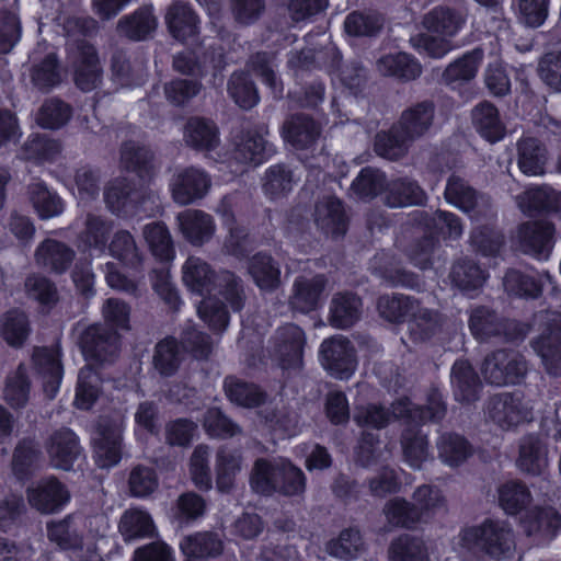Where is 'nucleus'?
Masks as SVG:
<instances>
[{"label": "nucleus", "instance_id": "nucleus-1", "mask_svg": "<svg viewBox=\"0 0 561 561\" xmlns=\"http://www.w3.org/2000/svg\"><path fill=\"white\" fill-rule=\"evenodd\" d=\"M446 411L447 408L443 397L436 390L428 393L424 405H414L408 398L399 399L392 403L393 417L405 420L400 444L404 461L411 468L421 469L430 455L427 434L422 431L420 425L442 421Z\"/></svg>", "mask_w": 561, "mask_h": 561}, {"label": "nucleus", "instance_id": "nucleus-2", "mask_svg": "<svg viewBox=\"0 0 561 561\" xmlns=\"http://www.w3.org/2000/svg\"><path fill=\"white\" fill-rule=\"evenodd\" d=\"M515 545L514 530L505 520L486 519L459 534L460 553L467 561H481L484 557L505 558L515 549Z\"/></svg>", "mask_w": 561, "mask_h": 561}, {"label": "nucleus", "instance_id": "nucleus-3", "mask_svg": "<svg viewBox=\"0 0 561 561\" xmlns=\"http://www.w3.org/2000/svg\"><path fill=\"white\" fill-rule=\"evenodd\" d=\"M184 285L199 296L218 293L229 302L233 311L243 307L244 293L241 279L229 271L216 274L211 266L201 257L190 256L182 266Z\"/></svg>", "mask_w": 561, "mask_h": 561}, {"label": "nucleus", "instance_id": "nucleus-4", "mask_svg": "<svg viewBox=\"0 0 561 561\" xmlns=\"http://www.w3.org/2000/svg\"><path fill=\"white\" fill-rule=\"evenodd\" d=\"M250 483L262 495L279 493L285 496H298L306 490V477L302 470L285 459H257L254 462Z\"/></svg>", "mask_w": 561, "mask_h": 561}, {"label": "nucleus", "instance_id": "nucleus-5", "mask_svg": "<svg viewBox=\"0 0 561 561\" xmlns=\"http://www.w3.org/2000/svg\"><path fill=\"white\" fill-rule=\"evenodd\" d=\"M480 373L485 383L494 387L520 383L528 373V363L523 354L512 348H500L484 356Z\"/></svg>", "mask_w": 561, "mask_h": 561}, {"label": "nucleus", "instance_id": "nucleus-6", "mask_svg": "<svg viewBox=\"0 0 561 561\" xmlns=\"http://www.w3.org/2000/svg\"><path fill=\"white\" fill-rule=\"evenodd\" d=\"M535 322L541 333L531 342L534 351L541 358L546 371L561 376V313L545 310L535 314Z\"/></svg>", "mask_w": 561, "mask_h": 561}, {"label": "nucleus", "instance_id": "nucleus-7", "mask_svg": "<svg viewBox=\"0 0 561 561\" xmlns=\"http://www.w3.org/2000/svg\"><path fill=\"white\" fill-rule=\"evenodd\" d=\"M78 345L89 360L98 364L113 363L121 352V335L105 323L84 327L78 335Z\"/></svg>", "mask_w": 561, "mask_h": 561}, {"label": "nucleus", "instance_id": "nucleus-8", "mask_svg": "<svg viewBox=\"0 0 561 561\" xmlns=\"http://www.w3.org/2000/svg\"><path fill=\"white\" fill-rule=\"evenodd\" d=\"M490 420L503 430H511L533 420V407L519 391L491 396L485 404Z\"/></svg>", "mask_w": 561, "mask_h": 561}, {"label": "nucleus", "instance_id": "nucleus-9", "mask_svg": "<svg viewBox=\"0 0 561 561\" xmlns=\"http://www.w3.org/2000/svg\"><path fill=\"white\" fill-rule=\"evenodd\" d=\"M123 424L119 419L101 417L92 437L94 458L100 468L116 466L122 458Z\"/></svg>", "mask_w": 561, "mask_h": 561}, {"label": "nucleus", "instance_id": "nucleus-10", "mask_svg": "<svg viewBox=\"0 0 561 561\" xmlns=\"http://www.w3.org/2000/svg\"><path fill=\"white\" fill-rule=\"evenodd\" d=\"M320 355L323 367L339 379H347L357 365L353 344L341 334L325 339L321 343Z\"/></svg>", "mask_w": 561, "mask_h": 561}, {"label": "nucleus", "instance_id": "nucleus-11", "mask_svg": "<svg viewBox=\"0 0 561 561\" xmlns=\"http://www.w3.org/2000/svg\"><path fill=\"white\" fill-rule=\"evenodd\" d=\"M271 343L270 353L283 368L301 366L306 336L298 325L287 323L278 328Z\"/></svg>", "mask_w": 561, "mask_h": 561}, {"label": "nucleus", "instance_id": "nucleus-12", "mask_svg": "<svg viewBox=\"0 0 561 561\" xmlns=\"http://www.w3.org/2000/svg\"><path fill=\"white\" fill-rule=\"evenodd\" d=\"M76 85L82 91L95 89L102 80V67L95 48L84 39L75 43L70 50Z\"/></svg>", "mask_w": 561, "mask_h": 561}, {"label": "nucleus", "instance_id": "nucleus-13", "mask_svg": "<svg viewBox=\"0 0 561 561\" xmlns=\"http://www.w3.org/2000/svg\"><path fill=\"white\" fill-rule=\"evenodd\" d=\"M446 201L468 214L471 218L485 216L491 208L489 197L477 192L462 178L451 174L445 188Z\"/></svg>", "mask_w": 561, "mask_h": 561}, {"label": "nucleus", "instance_id": "nucleus-14", "mask_svg": "<svg viewBox=\"0 0 561 561\" xmlns=\"http://www.w3.org/2000/svg\"><path fill=\"white\" fill-rule=\"evenodd\" d=\"M210 185V176L204 170L195 167L179 170L170 182L172 198L182 206L203 198Z\"/></svg>", "mask_w": 561, "mask_h": 561}, {"label": "nucleus", "instance_id": "nucleus-15", "mask_svg": "<svg viewBox=\"0 0 561 561\" xmlns=\"http://www.w3.org/2000/svg\"><path fill=\"white\" fill-rule=\"evenodd\" d=\"M518 243L524 253L548 257L554 244V226L548 220L527 221L518 228Z\"/></svg>", "mask_w": 561, "mask_h": 561}, {"label": "nucleus", "instance_id": "nucleus-16", "mask_svg": "<svg viewBox=\"0 0 561 561\" xmlns=\"http://www.w3.org/2000/svg\"><path fill=\"white\" fill-rule=\"evenodd\" d=\"M434 119L435 104L430 100H424L404 108L394 124L405 138L414 142L430 134Z\"/></svg>", "mask_w": 561, "mask_h": 561}, {"label": "nucleus", "instance_id": "nucleus-17", "mask_svg": "<svg viewBox=\"0 0 561 561\" xmlns=\"http://www.w3.org/2000/svg\"><path fill=\"white\" fill-rule=\"evenodd\" d=\"M27 500L38 512L53 514L65 506L70 500V493L58 479L49 477L27 489Z\"/></svg>", "mask_w": 561, "mask_h": 561}, {"label": "nucleus", "instance_id": "nucleus-18", "mask_svg": "<svg viewBox=\"0 0 561 561\" xmlns=\"http://www.w3.org/2000/svg\"><path fill=\"white\" fill-rule=\"evenodd\" d=\"M327 285L328 278L323 274L297 276L289 296L290 308L301 313L316 310L320 305Z\"/></svg>", "mask_w": 561, "mask_h": 561}, {"label": "nucleus", "instance_id": "nucleus-19", "mask_svg": "<svg viewBox=\"0 0 561 561\" xmlns=\"http://www.w3.org/2000/svg\"><path fill=\"white\" fill-rule=\"evenodd\" d=\"M46 450L51 466L62 470H70L81 454L78 437L68 428L53 433L46 444Z\"/></svg>", "mask_w": 561, "mask_h": 561}, {"label": "nucleus", "instance_id": "nucleus-20", "mask_svg": "<svg viewBox=\"0 0 561 561\" xmlns=\"http://www.w3.org/2000/svg\"><path fill=\"white\" fill-rule=\"evenodd\" d=\"M75 256L76 252L72 248L50 238L42 241L34 253L37 266L55 274L65 273L72 264Z\"/></svg>", "mask_w": 561, "mask_h": 561}, {"label": "nucleus", "instance_id": "nucleus-21", "mask_svg": "<svg viewBox=\"0 0 561 561\" xmlns=\"http://www.w3.org/2000/svg\"><path fill=\"white\" fill-rule=\"evenodd\" d=\"M33 364L43 379L44 391L49 398H54L62 379L59 348L57 346L35 348Z\"/></svg>", "mask_w": 561, "mask_h": 561}, {"label": "nucleus", "instance_id": "nucleus-22", "mask_svg": "<svg viewBox=\"0 0 561 561\" xmlns=\"http://www.w3.org/2000/svg\"><path fill=\"white\" fill-rule=\"evenodd\" d=\"M320 135V125L305 114L291 115L283 125L284 139L296 149L311 148Z\"/></svg>", "mask_w": 561, "mask_h": 561}, {"label": "nucleus", "instance_id": "nucleus-23", "mask_svg": "<svg viewBox=\"0 0 561 561\" xmlns=\"http://www.w3.org/2000/svg\"><path fill=\"white\" fill-rule=\"evenodd\" d=\"M181 232L185 239L202 245L208 242L215 233V222L210 215L199 209H186L178 215Z\"/></svg>", "mask_w": 561, "mask_h": 561}, {"label": "nucleus", "instance_id": "nucleus-24", "mask_svg": "<svg viewBox=\"0 0 561 561\" xmlns=\"http://www.w3.org/2000/svg\"><path fill=\"white\" fill-rule=\"evenodd\" d=\"M466 20L465 12L445 5H437L423 15L422 25L431 33L450 38L462 28Z\"/></svg>", "mask_w": 561, "mask_h": 561}, {"label": "nucleus", "instance_id": "nucleus-25", "mask_svg": "<svg viewBox=\"0 0 561 561\" xmlns=\"http://www.w3.org/2000/svg\"><path fill=\"white\" fill-rule=\"evenodd\" d=\"M268 134L266 127L244 133L236 147V159L244 163L260 164L271 157L275 149L265 138Z\"/></svg>", "mask_w": 561, "mask_h": 561}, {"label": "nucleus", "instance_id": "nucleus-26", "mask_svg": "<svg viewBox=\"0 0 561 561\" xmlns=\"http://www.w3.org/2000/svg\"><path fill=\"white\" fill-rule=\"evenodd\" d=\"M383 201L392 208L422 205L426 201V193L417 181L409 176L397 178L388 181Z\"/></svg>", "mask_w": 561, "mask_h": 561}, {"label": "nucleus", "instance_id": "nucleus-27", "mask_svg": "<svg viewBox=\"0 0 561 561\" xmlns=\"http://www.w3.org/2000/svg\"><path fill=\"white\" fill-rule=\"evenodd\" d=\"M314 221L327 234L343 236L347 230V217L342 202L327 196L316 204Z\"/></svg>", "mask_w": 561, "mask_h": 561}, {"label": "nucleus", "instance_id": "nucleus-28", "mask_svg": "<svg viewBox=\"0 0 561 561\" xmlns=\"http://www.w3.org/2000/svg\"><path fill=\"white\" fill-rule=\"evenodd\" d=\"M450 379L457 401L471 403L479 399L481 381L468 360L459 359L454 363Z\"/></svg>", "mask_w": 561, "mask_h": 561}, {"label": "nucleus", "instance_id": "nucleus-29", "mask_svg": "<svg viewBox=\"0 0 561 561\" xmlns=\"http://www.w3.org/2000/svg\"><path fill=\"white\" fill-rule=\"evenodd\" d=\"M184 142L194 150L211 151L220 142L216 124L203 117H191L184 127Z\"/></svg>", "mask_w": 561, "mask_h": 561}, {"label": "nucleus", "instance_id": "nucleus-30", "mask_svg": "<svg viewBox=\"0 0 561 561\" xmlns=\"http://www.w3.org/2000/svg\"><path fill=\"white\" fill-rule=\"evenodd\" d=\"M471 118L478 134L490 142L500 141L506 134L499 110L489 101L477 104L472 108Z\"/></svg>", "mask_w": 561, "mask_h": 561}, {"label": "nucleus", "instance_id": "nucleus-31", "mask_svg": "<svg viewBox=\"0 0 561 561\" xmlns=\"http://www.w3.org/2000/svg\"><path fill=\"white\" fill-rule=\"evenodd\" d=\"M362 316V300L353 293H337L330 302L329 322L336 329H348Z\"/></svg>", "mask_w": 561, "mask_h": 561}, {"label": "nucleus", "instance_id": "nucleus-32", "mask_svg": "<svg viewBox=\"0 0 561 561\" xmlns=\"http://www.w3.org/2000/svg\"><path fill=\"white\" fill-rule=\"evenodd\" d=\"M435 445L438 458L451 468L461 466L473 455L472 445L466 437L457 433H440Z\"/></svg>", "mask_w": 561, "mask_h": 561}, {"label": "nucleus", "instance_id": "nucleus-33", "mask_svg": "<svg viewBox=\"0 0 561 561\" xmlns=\"http://www.w3.org/2000/svg\"><path fill=\"white\" fill-rule=\"evenodd\" d=\"M548 161L546 146L535 137H524L517 142V163L526 175H542Z\"/></svg>", "mask_w": 561, "mask_h": 561}, {"label": "nucleus", "instance_id": "nucleus-34", "mask_svg": "<svg viewBox=\"0 0 561 561\" xmlns=\"http://www.w3.org/2000/svg\"><path fill=\"white\" fill-rule=\"evenodd\" d=\"M517 467L526 473L538 476L548 467L547 449L534 434L525 435L519 442Z\"/></svg>", "mask_w": 561, "mask_h": 561}, {"label": "nucleus", "instance_id": "nucleus-35", "mask_svg": "<svg viewBox=\"0 0 561 561\" xmlns=\"http://www.w3.org/2000/svg\"><path fill=\"white\" fill-rule=\"evenodd\" d=\"M376 67L380 75L402 81L415 80L422 73L421 64L407 53L385 55L377 60Z\"/></svg>", "mask_w": 561, "mask_h": 561}, {"label": "nucleus", "instance_id": "nucleus-36", "mask_svg": "<svg viewBox=\"0 0 561 561\" xmlns=\"http://www.w3.org/2000/svg\"><path fill=\"white\" fill-rule=\"evenodd\" d=\"M370 268L390 286L413 287L417 285L416 276L402 268L400 262L386 252L377 253L373 257Z\"/></svg>", "mask_w": 561, "mask_h": 561}, {"label": "nucleus", "instance_id": "nucleus-37", "mask_svg": "<svg viewBox=\"0 0 561 561\" xmlns=\"http://www.w3.org/2000/svg\"><path fill=\"white\" fill-rule=\"evenodd\" d=\"M370 268L390 286L413 287L417 285L416 276L402 268L400 262L386 252L377 253L373 257Z\"/></svg>", "mask_w": 561, "mask_h": 561}, {"label": "nucleus", "instance_id": "nucleus-38", "mask_svg": "<svg viewBox=\"0 0 561 561\" xmlns=\"http://www.w3.org/2000/svg\"><path fill=\"white\" fill-rule=\"evenodd\" d=\"M180 549L188 558H215L222 552L224 543L218 534L214 531H199L188 535L180 542Z\"/></svg>", "mask_w": 561, "mask_h": 561}, {"label": "nucleus", "instance_id": "nucleus-39", "mask_svg": "<svg viewBox=\"0 0 561 561\" xmlns=\"http://www.w3.org/2000/svg\"><path fill=\"white\" fill-rule=\"evenodd\" d=\"M158 25L157 18L149 5L142 7L118 21L117 30L133 41H144L152 35Z\"/></svg>", "mask_w": 561, "mask_h": 561}, {"label": "nucleus", "instance_id": "nucleus-40", "mask_svg": "<svg viewBox=\"0 0 561 561\" xmlns=\"http://www.w3.org/2000/svg\"><path fill=\"white\" fill-rule=\"evenodd\" d=\"M121 163L138 174L142 180L150 179L154 172V157L151 150L135 141H126L121 148Z\"/></svg>", "mask_w": 561, "mask_h": 561}, {"label": "nucleus", "instance_id": "nucleus-41", "mask_svg": "<svg viewBox=\"0 0 561 561\" xmlns=\"http://www.w3.org/2000/svg\"><path fill=\"white\" fill-rule=\"evenodd\" d=\"M114 80L123 87L141 85L146 81V64L141 59L130 60L124 51L117 50L111 59Z\"/></svg>", "mask_w": 561, "mask_h": 561}, {"label": "nucleus", "instance_id": "nucleus-42", "mask_svg": "<svg viewBox=\"0 0 561 561\" xmlns=\"http://www.w3.org/2000/svg\"><path fill=\"white\" fill-rule=\"evenodd\" d=\"M448 277L453 286L467 294L481 288L486 274L473 260L463 257L454 262Z\"/></svg>", "mask_w": 561, "mask_h": 561}, {"label": "nucleus", "instance_id": "nucleus-43", "mask_svg": "<svg viewBox=\"0 0 561 561\" xmlns=\"http://www.w3.org/2000/svg\"><path fill=\"white\" fill-rule=\"evenodd\" d=\"M165 21L172 36L180 42L193 38L198 33L197 16L186 4H172L167 12Z\"/></svg>", "mask_w": 561, "mask_h": 561}, {"label": "nucleus", "instance_id": "nucleus-44", "mask_svg": "<svg viewBox=\"0 0 561 561\" xmlns=\"http://www.w3.org/2000/svg\"><path fill=\"white\" fill-rule=\"evenodd\" d=\"M118 529L125 541L148 538L156 534V526L150 514L137 507L123 513Z\"/></svg>", "mask_w": 561, "mask_h": 561}, {"label": "nucleus", "instance_id": "nucleus-45", "mask_svg": "<svg viewBox=\"0 0 561 561\" xmlns=\"http://www.w3.org/2000/svg\"><path fill=\"white\" fill-rule=\"evenodd\" d=\"M30 394L31 381L27 369L24 364H20L15 370L5 377L2 398L10 408L20 410L27 404Z\"/></svg>", "mask_w": 561, "mask_h": 561}, {"label": "nucleus", "instance_id": "nucleus-46", "mask_svg": "<svg viewBox=\"0 0 561 561\" xmlns=\"http://www.w3.org/2000/svg\"><path fill=\"white\" fill-rule=\"evenodd\" d=\"M413 142L393 124L389 130L380 131L375 137V152L385 159L398 161L404 158Z\"/></svg>", "mask_w": 561, "mask_h": 561}, {"label": "nucleus", "instance_id": "nucleus-47", "mask_svg": "<svg viewBox=\"0 0 561 561\" xmlns=\"http://www.w3.org/2000/svg\"><path fill=\"white\" fill-rule=\"evenodd\" d=\"M28 198L41 219H49L62 214L65 204L61 197L42 182L28 185Z\"/></svg>", "mask_w": 561, "mask_h": 561}, {"label": "nucleus", "instance_id": "nucleus-48", "mask_svg": "<svg viewBox=\"0 0 561 561\" xmlns=\"http://www.w3.org/2000/svg\"><path fill=\"white\" fill-rule=\"evenodd\" d=\"M110 254L125 266L137 270L142 264V252L128 230H117L108 244Z\"/></svg>", "mask_w": 561, "mask_h": 561}, {"label": "nucleus", "instance_id": "nucleus-49", "mask_svg": "<svg viewBox=\"0 0 561 561\" xmlns=\"http://www.w3.org/2000/svg\"><path fill=\"white\" fill-rule=\"evenodd\" d=\"M248 272L256 286L263 290H273L279 285V267L272 256L265 253H256L250 259Z\"/></svg>", "mask_w": 561, "mask_h": 561}, {"label": "nucleus", "instance_id": "nucleus-50", "mask_svg": "<svg viewBox=\"0 0 561 561\" xmlns=\"http://www.w3.org/2000/svg\"><path fill=\"white\" fill-rule=\"evenodd\" d=\"M142 236L153 256L162 262L174 259V247L169 229L163 222H150L142 229Z\"/></svg>", "mask_w": 561, "mask_h": 561}, {"label": "nucleus", "instance_id": "nucleus-51", "mask_svg": "<svg viewBox=\"0 0 561 561\" xmlns=\"http://www.w3.org/2000/svg\"><path fill=\"white\" fill-rule=\"evenodd\" d=\"M225 391L231 402L243 408L259 407L266 398L256 385L232 376L225 379Z\"/></svg>", "mask_w": 561, "mask_h": 561}, {"label": "nucleus", "instance_id": "nucleus-52", "mask_svg": "<svg viewBox=\"0 0 561 561\" xmlns=\"http://www.w3.org/2000/svg\"><path fill=\"white\" fill-rule=\"evenodd\" d=\"M408 329L414 341H425L432 337L438 330L442 318L434 310L424 308L417 300V307L409 314Z\"/></svg>", "mask_w": 561, "mask_h": 561}, {"label": "nucleus", "instance_id": "nucleus-53", "mask_svg": "<svg viewBox=\"0 0 561 561\" xmlns=\"http://www.w3.org/2000/svg\"><path fill=\"white\" fill-rule=\"evenodd\" d=\"M183 353L173 337H165L156 347L152 357L154 369L163 377L173 376L182 362Z\"/></svg>", "mask_w": 561, "mask_h": 561}, {"label": "nucleus", "instance_id": "nucleus-54", "mask_svg": "<svg viewBox=\"0 0 561 561\" xmlns=\"http://www.w3.org/2000/svg\"><path fill=\"white\" fill-rule=\"evenodd\" d=\"M469 328L476 339L486 341L493 336H501L503 319L489 308L480 306L472 309Z\"/></svg>", "mask_w": 561, "mask_h": 561}, {"label": "nucleus", "instance_id": "nucleus-55", "mask_svg": "<svg viewBox=\"0 0 561 561\" xmlns=\"http://www.w3.org/2000/svg\"><path fill=\"white\" fill-rule=\"evenodd\" d=\"M230 98L243 110L254 107L260 100L255 83L244 71H234L227 83Z\"/></svg>", "mask_w": 561, "mask_h": 561}, {"label": "nucleus", "instance_id": "nucleus-56", "mask_svg": "<svg viewBox=\"0 0 561 561\" xmlns=\"http://www.w3.org/2000/svg\"><path fill=\"white\" fill-rule=\"evenodd\" d=\"M550 280V274L545 272L539 278L524 274L516 270H511L505 274L504 286L505 289L519 297L537 298L542 291V279Z\"/></svg>", "mask_w": 561, "mask_h": 561}, {"label": "nucleus", "instance_id": "nucleus-57", "mask_svg": "<svg viewBox=\"0 0 561 561\" xmlns=\"http://www.w3.org/2000/svg\"><path fill=\"white\" fill-rule=\"evenodd\" d=\"M417 307V299L396 294L383 295L378 298L377 309L381 318L389 322H402L410 312Z\"/></svg>", "mask_w": 561, "mask_h": 561}, {"label": "nucleus", "instance_id": "nucleus-58", "mask_svg": "<svg viewBox=\"0 0 561 561\" xmlns=\"http://www.w3.org/2000/svg\"><path fill=\"white\" fill-rule=\"evenodd\" d=\"M325 549L329 554L348 561L364 551V541L358 529L346 528L336 539L330 540Z\"/></svg>", "mask_w": 561, "mask_h": 561}, {"label": "nucleus", "instance_id": "nucleus-59", "mask_svg": "<svg viewBox=\"0 0 561 561\" xmlns=\"http://www.w3.org/2000/svg\"><path fill=\"white\" fill-rule=\"evenodd\" d=\"M483 58L482 49H473L451 62L443 72L446 84L469 81L474 78L478 67Z\"/></svg>", "mask_w": 561, "mask_h": 561}, {"label": "nucleus", "instance_id": "nucleus-60", "mask_svg": "<svg viewBox=\"0 0 561 561\" xmlns=\"http://www.w3.org/2000/svg\"><path fill=\"white\" fill-rule=\"evenodd\" d=\"M516 202L523 213L531 214L556 208L558 195L549 186H535L518 195Z\"/></svg>", "mask_w": 561, "mask_h": 561}, {"label": "nucleus", "instance_id": "nucleus-61", "mask_svg": "<svg viewBox=\"0 0 561 561\" xmlns=\"http://www.w3.org/2000/svg\"><path fill=\"white\" fill-rule=\"evenodd\" d=\"M499 504L510 515H515L526 508L531 502L528 488L518 481L503 483L499 490Z\"/></svg>", "mask_w": 561, "mask_h": 561}, {"label": "nucleus", "instance_id": "nucleus-62", "mask_svg": "<svg viewBox=\"0 0 561 561\" xmlns=\"http://www.w3.org/2000/svg\"><path fill=\"white\" fill-rule=\"evenodd\" d=\"M382 512L393 527L412 528L421 519L419 508L403 497L389 500Z\"/></svg>", "mask_w": 561, "mask_h": 561}, {"label": "nucleus", "instance_id": "nucleus-63", "mask_svg": "<svg viewBox=\"0 0 561 561\" xmlns=\"http://www.w3.org/2000/svg\"><path fill=\"white\" fill-rule=\"evenodd\" d=\"M296 183L295 172L286 164L279 163L270 167L263 179V190L275 198L287 194Z\"/></svg>", "mask_w": 561, "mask_h": 561}, {"label": "nucleus", "instance_id": "nucleus-64", "mask_svg": "<svg viewBox=\"0 0 561 561\" xmlns=\"http://www.w3.org/2000/svg\"><path fill=\"white\" fill-rule=\"evenodd\" d=\"M389 553L391 561H428L424 542L409 535L401 536L392 541Z\"/></svg>", "mask_w": 561, "mask_h": 561}]
</instances>
